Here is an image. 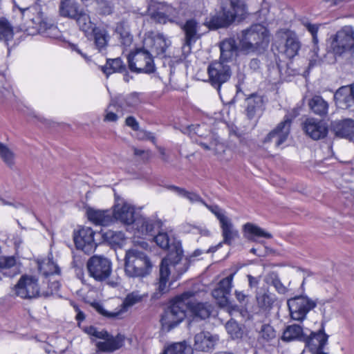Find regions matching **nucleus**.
Segmentation results:
<instances>
[{
  "label": "nucleus",
  "mask_w": 354,
  "mask_h": 354,
  "mask_svg": "<svg viewBox=\"0 0 354 354\" xmlns=\"http://www.w3.org/2000/svg\"><path fill=\"white\" fill-rule=\"evenodd\" d=\"M116 31L120 36L122 44L126 46H130L133 38L130 33L129 26L124 21L120 22L116 28Z\"/></svg>",
  "instance_id": "nucleus-45"
},
{
  "label": "nucleus",
  "mask_w": 354,
  "mask_h": 354,
  "mask_svg": "<svg viewBox=\"0 0 354 354\" xmlns=\"http://www.w3.org/2000/svg\"><path fill=\"white\" fill-rule=\"evenodd\" d=\"M89 275L95 281H103L109 278L112 272L111 261L101 255H93L87 261Z\"/></svg>",
  "instance_id": "nucleus-9"
},
{
  "label": "nucleus",
  "mask_w": 354,
  "mask_h": 354,
  "mask_svg": "<svg viewBox=\"0 0 354 354\" xmlns=\"http://www.w3.org/2000/svg\"><path fill=\"white\" fill-rule=\"evenodd\" d=\"M247 115L249 118H252L259 110H261L263 106V100L261 96L252 95L246 100Z\"/></svg>",
  "instance_id": "nucleus-41"
},
{
  "label": "nucleus",
  "mask_w": 354,
  "mask_h": 354,
  "mask_svg": "<svg viewBox=\"0 0 354 354\" xmlns=\"http://www.w3.org/2000/svg\"><path fill=\"white\" fill-rule=\"evenodd\" d=\"M303 25L306 27L308 31L313 37V41L315 44H317V32L319 27V24H312L308 21H303Z\"/></svg>",
  "instance_id": "nucleus-52"
},
{
  "label": "nucleus",
  "mask_w": 354,
  "mask_h": 354,
  "mask_svg": "<svg viewBox=\"0 0 354 354\" xmlns=\"http://www.w3.org/2000/svg\"><path fill=\"white\" fill-rule=\"evenodd\" d=\"M225 329L233 339H240L243 336V332L242 328L239 324L233 319H230L226 323Z\"/></svg>",
  "instance_id": "nucleus-47"
},
{
  "label": "nucleus",
  "mask_w": 354,
  "mask_h": 354,
  "mask_svg": "<svg viewBox=\"0 0 354 354\" xmlns=\"http://www.w3.org/2000/svg\"><path fill=\"white\" fill-rule=\"evenodd\" d=\"M283 34L285 43L281 46L280 52L289 59L293 58L298 54L301 48L300 42L296 35L293 32L286 31Z\"/></svg>",
  "instance_id": "nucleus-24"
},
{
  "label": "nucleus",
  "mask_w": 354,
  "mask_h": 354,
  "mask_svg": "<svg viewBox=\"0 0 354 354\" xmlns=\"http://www.w3.org/2000/svg\"><path fill=\"white\" fill-rule=\"evenodd\" d=\"M102 71L106 75V76H109L114 72H124L126 71V67L122 59L118 57L107 60L106 64L102 67Z\"/></svg>",
  "instance_id": "nucleus-40"
},
{
  "label": "nucleus",
  "mask_w": 354,
  "mask_h": 354,
  "mask_svg": "<svg viewBox=\"0 0 354 354\" xmlns=\"http://www.w3.org/2000/svg\"><path fill=\"white\" fill-rule=\"evenodd\" d=\"M9 87V85L6 83L5 77L0 75V93L4 95L3 90L8 92Z\"/></svg>",
  "instance_id": "nucleus-60"
},
{
  "label": "nucleus",
  "mask_w": 354,
  "mask_h": 354,
  "mask_svg": "<svg viewBox=\"0 0 354 354\" xmlns=\"http://www.w3.org/2000/svg\"><path fill=\"white\" fill-rule=\"evenodd\" d=\"M115 198L116 203L112 212L113 220L127 225L134 223L136 221L134 207L116 195Z\"/></svg>",
  "instance_id": "nucleus-15"
},
{
  "label": "nucleus",
  "mask_w": 354,
  "mask_h": 354,
  "mask_svg": "<svg viewBox=\"0 0 354 354\" xmlns=\"http://www.w3.org/2000/svg\"><path fill=\"white\" fill-rule=\"evenodd\" d=\"M142 299H143V295L140 294V292L138 291H133V292L128 294L126 296V297L122 304V310L127 311L129 308L140 302L142 300Z\"/></svg>",
  "instance_id": "nucleus-46"
},
{
  "label": "nucleus",
  "mask_w": 354,
  "mask_h": 354,
  "mask_svg": "<svg viewBox=\"0 0 354 354\" xmlns=\"http://www.w3.org/2000/svg\"><path fill=\"white\" fill-rule=\"evenodd\" d=\"M310 110L316 115L323 116L326 115L328 104L319 95L313 96L308 102Z\"/></svg>",
  "instance_id": "nucleus-37"
},
{
  "label": "nucleus",
  "mask_w": 354,
  "mask_h": 354,
  "mask_svg": "<svg viewBox=\"0 0 354 354\" xmlns=\"http://www.w3.org/2000/svg\"><path fill=\"white\" fill-rule=\"evenodd\" d=\"M117 104H115V101L114 100H111L109 106L106 110V115L104 117V120L108 122H115L118 120V115L116 113H113L111 109L112 106H116Z\"/></svg>",
  "instance_id": "nucleus-53"
},
{
  "label": "nucleus",
  "mask_w": 354,
  "mask_h": 354,
  "mask_svg": "<svg viewBox=\"0 0 354 354\" xmlns=\"http://www.w3.org/2000/svg\"><path fill=\"white\" fill-rule=\"evenodd\" d=\"M95 232L89 227H81L73 232V240L77 250L86 254H91L95 251L97 243L94 238Z\"/></svg>",
  "instance_id": "nucleus-14"
},
{
  "label": "nucleus",
  "mask_w": 354,
  "mask_h": 354,
  "mask_svg": "<svg viewBox=\"0 0 354 354\" xmlns=\"http://www.w3.org/2000/svg\"><path fill=\"white\" fill-rule=\"evenodd\" d=\"M194 295L193 292L187 291L174 298L161 317V323L165 328L170 330L185 319L187 311L186 299L192 297Z\"/></svg>",
  "instance_id": "nucleus-5"
},
{
  "label": "nucleus",
  "mask_w": 354,
  "mask_h": 354,
  "mask_svg": "<svg viewBox=\"0 0 354 354\" xmlns=\"http://www.w3.org/2000/svg\"><path fill=\"white\" fill-rule=\"evenodd\" d=\"M86 333L92 336H94L97 338L102 339V337H106L108 336V333L106 330L99 331L96 328L93 326H90L86 329Z\"/></svg>",
  "instance_id": "nucleus-55"
},
{
  "label": "nucleus",
  "mask_w": 354,
  "mask_h": 354,
  "mask_svg": "<svg viewBox=\"0 0 354 354\" xmlns=\"http://www.w3.org/2000/svg\"><path fill=\"white\" fill-rule=\"evenodd\" d=\"M158 151L162 156V160L165 162H169V155L166 153V151L164 148L162 147H158Z\"/></svg>",
  "instance_id": "nucleus-64"
},
{
  "label": "nucleus",
  "mask_w": 354,
  "mask_h": 354,
  "mask_svg": "<svg viewBox=\"0 0 354 354\" xmlns=\"http://www.w3.org/2000/svg\"><path fill=\"white\" fill-rule=\"evenodd\" d=\"M191 348L183 343L174 344L165 350L164 354H190Z\"/></svg>",
  "instance_id": "nucleus-50"
},
{
  "label": "nucleus",
  "mask_w": 354,
  "mask_h": 354,
  "mask_svg": "<svg viewBox=\"0 0 354 354\" xmlns=\"http://www.w3.org/2000/svg\"><path fill=\"white\" fill-rule=\"evenodd\" d=\"M102 339L104 341L97 342L96 347L99 351L105 353H113L120 349L124 342V336L120 334L113 336L108 333V336Z\"/></svg>",
  "instance_id": "nucleus-25"
},
{
  "label": "nucleus",
  "mask_w": 354,
  "mask_h": 354,
  "mask_svg": "<svg viewBox=\"0 0 354 354\" xmlns=\"http://www.w3.org/2000/svg\"><path fill=\"white\" fill-rule=\"evenodd\" d=\"M151 44V51L156 53L157 55H161L164 54L167 48L171 44L169 40H168L162 34H157L153 38H149L145 41V44L147 43Z\"/></svg>",
  "instance_id": "nucleus-30"
},
{
  "label": "nucleus",
  "mask_w": 354,
  "mask_h": 354,
  "mask_svg": "<svg viewBox=\"0 0 354 354\" xmlns=\"http://www.w3.org/2000/svg\"><path fill=\"white\" fill-rule=\"evenodd\" d=\"M99 6L102 13L104 15H110L113 11L111 3L106 1H101Z\"/></svg>",
  "instance_id": "nucleus-57"
},
{
  "label": "nucleus",
  "mask_w": 354,
  "mask_h": 354,
  "mask_svg": "<svg viewBox=\"0 0 354 354\" xmlns=\"http://www.w3.org/2000/svg\"><path fill=\"white\" fill-rule=\"evenodd\" d=\"M210 84L219 92L223 84L227 82L232 75L230 66L223 62H214L207 68Z\"/></svg>",
  "instance_id": "nucleus-13"
},
{
  "label": "nucleus",
  "mask_w": 354,
  "mask_h": 354,
  "mask_svg": "<svg viewBox=\"0 0 354 354\" xmlns=\"http://www.w3.org/2000/svg\"><path fill=\"white\" fill-rule=\"evenodd\" d=\"M330 47L336 55L349 51L354 46V30L351 26H344L332 37Z\"/></svg>",
  "instance_id": "nucleus-11"
},
{
  "label": "nucleus",
  "mask_w": 354,
  "mask_h": 354,
  "mask_svg": "<svg viewBox=\"0 0 354 354\" xmlns=\"http://www.w3.org/2000/svg\"><path fill=\"white\" fill-rule=\"evenodd\" d=\"M182 28L185 32V43L183 50L188 53L190 52L191 46L200 38V35L198 32V23L194 19H189L186 21Z\"/></svg>",
  "instance_id": "nucleus-22"
},
{
  "label": "nucleus",
  "mask_w": 354,
  "mask_h": 354,
  "mask_svg": "<svg viewBox=\"0 0 354 354\" xmlns=\"http://www.w3.org/2000/svg\"><path fill=\"white\" fill-rule=\"evenodd\" d=\"M154 241L158 245H159L162 249H169L170 252L168 256L172 252L173 254V260L176 259V249L177 248H180L182 250L181 245L179 243L170 244V239L169 236L165 232H160L155 237Z\"/></svg>",
  "instance_id": "nucleus-35"
},
{
  "label": "nucleus",
  "mask_w": 354,
  "mask_h": 354,
  "mask_svg": "<svg viewBox=\"0 0 354 354\" xmlns=\"http://www.w3.org/2000/svg\"><path fill=\"white\" fill-rule=\"evenodd\" d=\"M100 234L104 241L112 245H121L125 238L124 234L121 231L102 230Z\"/></svg>",
  "instance_id": "nucleus-39"
},
{
  "label": "nucleus",
  "mask_w": 354,
  "mask_h": 354,
  "mask_svg": "<svg viewBox=\"0 0 354 354\" xmlns=\"http://www.w3.org/2000/svg\"><path fill=\"white\" fill-rule=\"evenodd\" d=\"M133 154L141 157L143 160H148L151 157V151L149 150H143L136 147H133Z\"/></svg>",
  "instance_id": "nucleus-56"
},
{
  "label": "nucleus",
  "mask_w": 354,
  "mask_h": 354,
  "mask_svg": "<svg viewBox=\"0 0 354 354\" xmlns=\"http://www.w3.org/2000/svg\"><path fill=\"white\" fill-rule=\"evenodd\" d=\"M247 277L248 279V283L250 288H254L258 286L259 280L257 277H254L250 274H248Z\"/></svg>",
  "instance_id": "nucleus-62"
},
{
  "label": "nucleus",
  "mask_w": 354,
  "mask_h": 354,
  "mask_svg": "<svg viewBox=\"0 0 354 354\" xmlns=\"http://www.w3.org/2000/svg\"><path fill=\"white\" fill-rule=\"evenodd\" d=\"M12 292L16 297L24 299H31L40 297L38 279L31 275H22L14 286Z\"/></svg>",
  "instance_id": "nucleus-8"
},
{
  "label": "nucleus",
  "mask_w": 354,
  "mask_h": 354,
  "mask_svg": "<svg viewBox=\"0 0 354 354\" xmlns=\"http://www.w3.org/2000/svg\"><path fill=\"white\" fill-rule=\"evenodd\" d=\"M256 300L258 306L264 310H268L272 308L276 301L274 294L268 290H260L257 292Z\"/></svg>",
  "instance_id": "nucleus-34"
},
{
  "label": "nucleus",
  "mask_w": 354,
  "mask_h": 354,
  "mask_svg": "<svg viewBox=\"0 0 354 354\" xmlns=\"http://www.w3.org/2000/svg\"><path fill=\"white\" fill-rule=\"evenodd\" d=\"M91 30L93 33L94 41L97 48L99 50H103L106 46L109 41V35L107 31L99 27H95L92 23V28L88 30Z\"/></svg>",
  "instance_id": "nucleus-38"
},
{
  "label": "nucleus",
  "mask_w": 354,
  "mask_h": 354,
  "mask_svg": "<svg viewBox=\"0 0 354 354\" xmlns=\"http://www.w3.org/2000/svg\"><path fill=\"white\" fill-rule=\"evenodd\" d=\"M276 338V331L269 324L262 325L259 331V339L265 342H270Z\"/></svg>",
  "instance_id": "nucleus-49"
},
{
  "label": "nucleus",
  "mask_w": 354,
  "mask_h": 354,
  "mask_svg": "<svg viewBox=\"0 0 354 354\" xmlns=\"http://www.w3.org/2000/svg\"><path fill=\"white\" fill-rule=\"evenodd\" d=\"M148 11L151 19L157 23L165 24L167 22L173 23L176 21V10L168 4L154 3L149 7Z\"/></svg>",
  "instance_id": "nucleus-16"
},
{
  "label": "nucleus",
  "mask_w": 354,
  "mask_h": 354,
  "mask_svg": "<svg viewBox=\"0 0 354 354\" xmlns=\"http://www.w3.org/2000/svg\"><path fill=\"white\" fill-rule=\"evenodd\" d=\"M199 128V125L194 126H189L187 127L185 131H183L184 133H189V135L192 138V134H197L198 133V129Z\"/></svg>",
  "instance_id": "nucleus-61"
},
{
  "label": "nucleus",
  "mask_w": 354,
  "mask_h": 354,
  "mask_svg": "<svg viewBox=\"0 0 354 354\" xmlns=\"http://www.w3.org/2000/svg\"><path fill=\"white\" fill-rule=\"evenodd\" d=\"M15 264V259L12 257H0V268H10Z\"/></svg>",
  "instance_id": "nucleus-54"
},
{
  "label": "nucleus",
  "mask_w": 354,
  "mask_h": 354,
  "mask_svg": "<svg viewBox=\"0 0 354 354\" xmlns=\"http://www.w3.org/2000/svg\"><path fill=\"white\" fill-rule=\"evenodd\" d=\"M38 269L39 272L44 276L60 273L59 268L50 259H46L39 263Z\"/></svg>",
  "instance_id": "nucleus-43"
},
{
  "label": "nucleus",
  "mask_w": 354,
  "mask_h": 354,
  "mask_svg": "<svg viewBox=\"0 0 354 354\" xmlns=\"http://www.w3.org/2000/svg\"><path fill=\"white\" fill-rule=\"evenodd\" d=\"M335 135L346 138L354 136V120L345 119L339 121L334 125Z\"/></svg>",
  "instance_id": "nucleus-32"
},
{
  "label": "nucleus",
  "mask_w": 354,
  "mask_h": 354,
  "mask_svg": "<svg viewBox=\"0 0 354 354\" xmlns=\"http://www.w3.org/2000/svg\"><path fill=\"white\" fill-rule=\"evenodd\" d=\"M291 318L296 321H303L309 311L316 306V302L306 296H297L287 302Z\"/></svg>",
  "instance_id": "nucleus-12"
},
{
  "label": "nucleus",
  "mask_w": 354,
  "mask_h": 354,
  "mask_svg": "<svg viewBox=\"0 0 354 354\" xmlns=\"http://www.w3.org/2000/svg\"><path fill=\"white\" fill-rule=\"evenodd\" d=\"M167 189L176 194L180 197L187 198L190 203H201L205 205L212 213L214 214L219 221L221 230L223 241L218 243L216 247L209 248L206 252H214L222 243L231 245L232 243L239 239V233L233 225L231 219L226 215L225 212L221 209L218 205H209L196 192H189L185 189L175 185H167Z\"/></svg>",
  "instance_id": "nucleus-1"
},
{
  "label": "nucleus",
  "mask_w": 354,
  "mask_h": 354,
  "mask_svg": "<svg viewBox=\"0 0 354 354\" xmlns=\"http://www.w3.org/2000/svg\"><path fill=\"white\" fill-rule=\"evenodd\" d=\"M187 310H188L194 319H205L212 314L214 307L209 303L192 301L189 299H186Z\"/></svg>",
  "instance_id": "nucleus-23"
},
{
  "label": "nucleus",
  "mask_w": 354,
  "mask_h": 354,
  "mask_svg": "<svg viewBox=\"0 0 354 354\" xmlns=\"http://www.w3.org/2000/svg\"><path fill=\"white\" fill-rule=\"evenodd\" d=\"M136 228L141 232L142 234H147L153 230V225L151 222L145 218H141L136 221Z\"/></svg>",
  "instance_id": "nucleus-51"
},
{
  "label": "nucleus",
  "mask_w": 354,
  "mask_h": 354,
  "mask_svg": "<svg viewBox=\"0 0 354 354\" xmlns=\"http://www.w3.org/2000/svg\"><path fill=\"white\" fill-rule=\"evenodd\" d=\"M88 220L95 225H108L113 221L112 212L88 208L86 210Z\"/></svg>",
  "instance_id": "nucleus-27"
},
{
  "label": "nucleus",
  "mask_w": 354,
  "mask_h": 354,
  "mask_svg": "<svg viewBox=\"0 0 354 354\" xmlns=\"http://www.w3.org/2000/svg\"><path fill=\"white\" fill-rule=\"evenodd\" d=\"M114 100L118 107L117 111H119L118 109H120L121 111L124 110L127 112H131L140 103L139 95L136 93H132L126 96L118 95Z\"/></svg>",
  "instance_id": "nucleus-28"
},
{
  "label": "nucleus",
  "mask_w": 354,
  "mask_h": 354,
  "mask_svg": "<svg viewBox=\"0 0 354 354\" xmlns=\"http://www.w3.org/2000/svg\"><path fill=\"white\" fill-rule=\"evenodd\" d=\"M328 335L324 333L322 326L317 332H311L309 336L306 335L304 342L313 354H328L323 352V348L328 342Z\"/></svg>",
  "instance_id": "nucleus-18"
},
{
  "label": "nucleus",
  "mask_w": 354,
  "mask_h": 354,
  "mask_svg": "<svg viewBox=\"0 0 354 354\" xmlns=\"http://www.w3.org/2000/svg\"><path fill=\"white\" fill-rule=\"evenodd\" d=\"M264 281L267 284L273 286L275 290L280 294H284L287 291L286 287L281 283L276 272L268 273L265 277Z\"/></svg>",
  "instance_id": "nucleus-42"
},
{
  "label": "nucleus",
  "mask_w": 354,
  "mask_h": 354,
  "mask_svg": "<svg viewBox=\"0 0 354 354\" xmlns=\"http://www.w3.org/2000/svg\"><path fill=\"white\" fill-rule=\"evenodd\" d=\"M268 43V30L260 24H253L249 28L243 30L239 41L241 50L246 54L264 49Z\"/></svg>",
  "instance_id": "nucleus-4"
},
{
  "label": "nucleus",
  "mask_w": 354,
  "mask_h": 354,
  "mask_svg": "<svg viewBox=\"0 0 354 354\" xmlns=\"http://www.w3.org/2000/svg\"><path fill=\"white\" fill-rule=\"evenodd\" d=\"M334 98L340 108L354 111V83L337 89Z\"/></svg>",
  "instance_id": "nucleus-20"
},
{
  "label": "nucleus",
  "mask_w": 354,
  "mask_h": 354,
  "mask_svg": "<svg viewBox=\"0 0 354 354\" xmlns=\"http://www.w3.org/2000/svg\"><path fill=\"white\" fill-rule=\"evenodd\" d=\"M198 145L206 151H213L214 154L217 153V151L215 147L216 146H217V145L216 144L215 142H212L209 145L201 142H198Z\"/></svg>",
  "instance_id": "nucleus-59"
},
{
  "label": "nucleus",
  "mask_w": 354,
  "mask_h": 354,
  "mask_svg": "<svg viewBox=\"0 0 354 354\" xmlns=\"http://www.w3.org/2000/svg\"><path fill=\"white\" fill-rule=\"evenodd\" d=\"M235 273L230 274L221 279L218 283V287L212 291V295L215 298H223L227 302L226 297L230 295L233 287L232 281Z\"/></svg>",
  "instance_id": "nucleus-31"
},
{
  "label": "nucleus",
  "mask_w": 354,
  "mask_h": 354,
  "mask_svg": "<svg viewBox=\"0 0 354 354\" xmlns=\"http://www.w3.org/2000/svg\"><path fill=\"white\" fill-rule=\"evenodd\" d=\"M126 124L131 127L134 131L139 130V124L136 118L133 116H129L126 118L125 120Z\"/></svg>",
  "instance_id": "nucleus-58"
},
{
  "label": "nucleus",
  "mask_w": 354,
  "mask_h": 354,
  "mask_svg": "<svg viewBox=\"0 0 354 354\" xmlns=\"http://www.w3.org/2000/svg\"><path fill=\"white\" fill-rule=\"evenodd\" d=\"M12 36L13 30L10 24L5 17H0V39L8 41Z\"/></svg>",
  "instance_id": "nucleus-48"
},
{
  "label": "nucleus",
  "mask_w": 354,
  "mask_h": 354,
  "mask_svg": "<svg viewBox=\"0 0 354 354\" xmlns=\"http://www.w3.org/2000/svg\"><path fill=\"white\" fill-rule=\"evenodd\" d=\"M221 11L211 16L209 24L214 28L230 26L236 19H241L246 15L243 0H222Z\"/></svg>",
  "instance_id": "nucleus-2"
},
{
  "label": "nucleus",
  "mask_w": 354,
  "mask_h": 354,
  "mask_svg": "<svg viewBox=\"0 0 354 354\" xmlns=\"http://www.w3.org/2000/svg\"><path fill=\"white\" fill-rule=\"evenodd\" d=\"M218 340L217 335L209 332H201L195 335L194 346L196 350L207 352L214 348Z\"/></svg>",
  "instance_id": "nucleus-26"
},
{
  "label": "nucleus",
  "mask_w": 354,
  "mask_h": 354,
  "mask_svg": "<svg viewBox=\"0 0 354 354\" xmlns=\"http://www.w3.org/2000/svg\"><path fill=\"white\" fill-rule=\"evenodd\" d=\"M59 15L64 18L75 19L84 32H88L92 22L88 14L82 8L77 0H61L59 5Z\"/></svg>",
  "instance_id": "nucleus-7"
},
{
  "label": "nucleus",
  "mask_w": 354,
  "mask_h": 354,
  "mask_svg": "<svg viewBox=\"0 0 354 354\" xmlns=\"http://www.w3.org/2000/svg\"><path fill=\"white\" fill-rule=\"evenodd\" d=\"M220 61L224 63L232 62L236 56L237 46L232 38L223 40L220 44Z\"/></svg>",
  "instance_id": "nucleus-29"
},
{
  "label": "nucleus",
  "mask_w": 354,
  "mask_h": 354,
  "mask_svg": "<svg viewBox=\"0 0 354 354\" xmlns=\"http://www.w3.org/2000/svg\"><path fill=\"white\" fill-rule=\"evenodd\" d=\"M124 261V272L129 277L143 278L151 272L153 264L149 257L138 248L127 250Z\"/></svg>",
  "instance_id": "nucleus-3"
},
{
  "label": "nucleus",
  "mask_w": 354,
  "mask_h": 354,
  "mask_svg": "<svg viewBox=\"0 0 354 354\" xmlns=\"http://www.w3.org/2000/svg\"><path fill=\"white\" fill-rule=\"evenodd\" d=\"M291 123L292 120L289 116L286 115L283 120L266 136L263 142H274L275 146L279 147L287 140L290 133Z\"/></svg>",
  "instance_id": "nucleus-17"
},
{
  "label": "nucleus",
  "mask_w": 354,
  "mask_h": 354,
  "mask_svg": "<svg viewBox=\"0 0 354 354\" xmlns=\"http://www.w3.org/2000/svg\"><path fill=\"white\" fill-rule=\"evenodd\" d=\"M0 158L9 167H12L15 163V154L6 145L0 142Z\"/></svg>",
  "instance_id": "nucleus-44"
},
{
  "label": "nucleus",
  "mask_w": 354,
  "mask_h": 354,
  "mask_svg": "<svg viewBox=\"0 0 354 354\" xmlns=\"http://www.w3.org/2000/svg\"><path fill=\"white\" fill-rule=\"evenodd\" d=\"M235 296H236V299L240 303H243L247 297V295L243 292L238 291V290L235 291Z\"/></svg>",
  "instance_id": "nucleus-63"
},
{
  "label": "nucleus",
  "mask_w": 354,
  "mask_h": 354,
  "mask_svg": "<svg viewBox=\"0 0 354 354\" xmlns=\"http://www.w3.org/2000/svg\"><path fill=\"white\" fill-rule=\"evenodd\" d=\"M176 259L173 260V253L171 252L169 256L162 260L159 277L158 281L156 283V289L151 297L153 299H160L164 294H166L169 290V286L171 282L169 283V277L171 274V268L179 269L180 261L183 257V250L180 248L176 249Z\"/></svg>",
  "instance_id": "nucleus-6"
},
{
  "label": "nucleus",
  "mask_w": 354,
  "mask_h": 354,
  "mask_svg": "<svg viewBox=\"0 0 354 354\" xmlns=\"http://www.w3.org/2000/svg\"><path fill=\"white\" fill-rule=\"evenodd\" d=\"M55 29L56 28L49 24L44 18L42 12H37L36 15L28 22L26 30L30 35L39 33L48 35V31L55 30Z\"/></svg>",
  "instance_id": "nucleus-21"
},
{
  "label": "nucleus",
  "mask_w": 354,
  "mask_h": 354,
  "mask_svg": "<svg viewBox=\"0 0 354 354\" xmlns=\"http://www.w3.org/2000/svg\"><path fill=\"white\" fill-rule=\"evenodd\" d=\"M303 129L310 138L317 140L324 138L328 133L326 122L313 118H308L303 124Z\"/></svg>",
  "instance_id": "nucleus-19"
},
{
  "label": "nucleus",
  "mask_w": 354,
  "mask_h": 354,
  "mask_svg": "<svg viewBox=\"0 0 354 354\" xmlns=\"http://www.w3.org/2000/svg\"><path fill=\"white\" fill-rule=\"evenodd\" d=\"M243 230L245 233V238L251 241H256V238L257 237H263L266 239H271L272 237L271 234L250 223H245L243 225Z\"/></svg>",
  "instance_id": "nucleus-33"
},
{
  "label": "nucleus",
  "mask_w": 354,
  "mask_h": 354,
  "mask_svg": "<svg viewBox=\"0 0 354 354\" xmlns=\"http://www.w3.org/2000/svg\"><path fill=\"white\" fill-rule=\"evenodd\" d=\"M306 335L303 328L298 324H292L286 327L282 335V340L290 342L294 340L304 341Z\"/></svg>",
  "instance_id": "nucleus-36"
},
{
  "label": "nucleus",
  "mask_w": 354,
  "mask_h": 354,
  "mask_svg": "<svg viewBox=\"0 0 354 354\" xmlns=\"http://www.w3.org/2000/svg\"><path fill=\"white\" fill-rule=\"evenodd\" d=\"M129 67L133 72L151 73L155 71L153 58L149 51L139 49L128 57Z\"/></svg>",
  "instance_id": "nucleus-10"
}]
</instances>
